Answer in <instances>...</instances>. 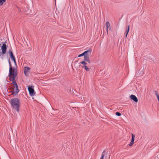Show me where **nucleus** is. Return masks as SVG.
I'll use <instances>...</instances> for the list:
<instances>
[{"mask_svg":"<svg viewBox=\"0 0 159 159\" xmlns=\"http://www.w3.org/2000/svg\"><path fill=\"white\" fill-rule=\"evenodd\" d=\"M90 51V52H88L84 56V59L85 61L89 62V63H91L89 59V55L91 54L92 52V50L91 49H89L88 50Z\"/></svg>","mask_w":159,"mask_h":159,"instance_id":"5","label":"nucleus"},{"mask_svg":"<svg viewBox=\"0 0 159 159\" xmlns=\"http://www.w3.org/2000/svg\"><path fill=\"white\" fill-rule=\"evenodd\" d=\"M6 42L2 43V45L1 47V49L2 51L0 52V56L2 58V57L4 54H5L6 52L7 46L6 44Z\"/></svg>","mask_w":159,"mask_h":159,"instance_id":"3","label":"nucleus"},{"mask_svg":"<svg viewBox=\"0 0 159 159\" xmlns=\"http://www.w3.org/2000/svg\"><path fill=\"white\" fill-rule=\"evenodd\" d=\"M28 89L30 95L32 97L34 96L35 94V92L34 89V86H28Z\"/></svg>","mask_w":159,"mask_h":159,"instance_id":"4","label":"nucleus"},{"mask_svg":"<svg viewBox=\"0 0 159 159\" xmlns=\"http://www.w3.org/2000/svg\"><path fill=\"white\" fill-rule=\"evenodd\" d=\"M105 152V150H104L103 151V152L102 153V156L100 158V159H103L104 157V154L103 153Z\"/></svg>","mask_w":159,"mask_h":159,"instance_id":"16","label":"nucleus"},{"mask_svg":"<svg viewBox=\"0 0 159 159\" xmlns=\"http://www.w3.org/2000/svg\"><path fill=\"white\" fill-rule=\"evenodd\" d=\"M10 103L13 108L17 112H19L20 105V100L17 98H13L11 99Z\"/></svg>","mask_w":159,"mask_h":159,"instance_id":"2","label":"nucleus"},{"mask_svg":"<svg viewBox=\"0 0 159 159\" xmlns=\"http://www.w3.org/2000/svg\"><path fill=\"white\" fill-rule=\"evenodd\" d=\"M12 60V61H14V63H15V65H16V59H15V58H14V59H13V60Z\"/></svg>","mask_w":159,"mask_h":159,"instance_id":"18","label":"nucleus"},{"mask_svg":"<svg viewBox=\"0 0 159 159\" xmlns=\"http://www.w3.org/2000/svg\"><path fill=\"white\" fill-rule=\"evenodd\" d=\"M106 26L107 27V34L108 33V30L109 29V30H111V26H110V24L109 22L108 21H107L106 22Z\"/></svg>","mask_w":159,"mask_h":159,"instance_id":"10","label":"nucleus"},{"mask_svg":"<svg viewBox=\"0 0 159 159\" xmlns=\"http://www.w3.org/2000/svg\"><path fill=\"white\" fill-rule=\"evenodd\" d=\"M82 67L86 71H90V69L86 65L83 66Z\"/></svg>","mask_w":159,"mask_h":159,"instance_id":"12","label":"nucleus"},{"mask_svg":"<svg viewBox=\"0 0 159 159\" xmlns=\"http://www.w3.org/2000/svg\"><path fill=\"white\" fill-rule=\"evenodd\" d=\"M129 25H128V26L127 29H126V30L125 31V33H126V35H125V37H126L127 35V34L129 32Z\"/></svg>","mask_w":159,"mask_h":159,"instance_id":"13","label":"nucleus"},{"mask_svg":"<svg viewBox=\"0 0 159 159\" xmlns=\"http://www.w3.org/2000/svg\"><path fill=\"white\" fill-rule=\"evenodd\" d=\"M80 63L82 64H83V65H87V62H85V61H83L80 62V63H79V64H80Z\"/></svg>","mask_w":159,"mask_h":159,"instance_id":"14","label":"nucleus"},{"mask_svg":"<svg viewBox=\"0 0 159 159\" xmlns=\"http://www.w3.org/2000/svg\"><path fill=\"white\" fill-rule=\"evenodd\" d=\"M134 138H135L134 135L133 134H132V139H131V141L129 144V146H131L134 144Z\"/></svg>","mask_w":159,"mask_h":159,"instance_id":"9","label":"nucleus"},{"mask_svg":"<svg viewBox=\"0 0 159 159\" xmlns=\"http://www.w3.org/2000/svg\"><path fill=\"white\" fill-rule=\"evenodd\" d=\"M116 116H120L121 115V114L119 112H116Z\"/></svg>","mask_w":159,"mask_h":159,"instance_id":"17","label":"nucleus"},{"mask_svg":"<svg viewBox=\"0 0 159 159\" xmlns=\"http://www.w3.org/2000/svg\"><path fill=\"white\" fill-rule=\"evenodd\" d=\"M130 98L131 99L133 100L134 102H138V99L136 96L134 95H131L130 96Z\"/></svg>","mask_w":159,"mask_h":159,"instance_id":"7","label":"nucleus"},{"mask_svg":"<svg viewBox=\"0 0 159 159\" xmlns=\"http://www.w3.org/2000/svg\"><path fill=\"white\" fill-rule=\"evenodd\" d=\"M1 45H2L1 43L0 44V47L1 46Z\"/></svg>","mask_w":159,"mask_h":159,"instance_id":"19","label":"nucleus"},{"mask_svg":"<svg viewBox=\"0 0 159 159\" xmlns=\"http://www.w3.org/2000/svg\"><path fill=\"white\" fill-rule=\"evenodd\" d=\"M30 68L28 67H25L24 69V73L25 75L26 76H29L30 72Z\"/></svg>","mask_w":159,"mask_h":159,"instance_id":"6","label":"nucleus"},{"mask_svg":"<svg viewBox=\"0 0 159 159\" xmlns=\"http://www.w3.org/2000/svg\"><path fill=\"white\" fill-rule=\"evenodd\" d=\"M6 0H0V6L3 4V2H5Z\"/></svg>","mask_w":159,"mask_h":159,"instance_id":"15","label":"nucleus"},{"mask_svg":"<svg viewBox=\"0 0 159 159\" xmlns=\"http://www.w3.org/2000/svg\"><path fill=\"white\" fill-rule=\"evenodd\" d=\"M8 63L9 66V76L10 80L12 81V84L13 85V90L12 91L11 93L12 95H16L19 92L17 84L15 80L17 75V70L15 67H12L10 59L8 60Z\"/></svg>","mask_w":159,"mask_h":159,"instance_id":"1","label":"nucleus"},{"mask_svg":"<svg viewBox=\"0 0 159 159\" xmlns=\"http://www.w3.org/2000/svg\"><path fill=\"white\" fill-rule=\"evenodd\" d=\"M89 53V52H90V51H84L83 53H82L79 55L78 57H82V56H84V55L86 54L87 53Z\"/></svg>","mask_w":159,"mask_h":159,"instance_id":"11","label":"nucleus"},{"mask_svg":"<svg viewBox=\"0 0 159 159\" xmlns=\"http://www.w3.org/2000/svg\"><path fill=\"white\" fill-rule=\"evenodd\" d=\"M8 53L9 56L12 60L14 59V58H15V57L12 51L11 50H10L9 51Z\"/></svg>","mask_w":159,"mask_h":159,"instance_id":"8","label":"nucleus"}]
</instances>
